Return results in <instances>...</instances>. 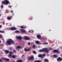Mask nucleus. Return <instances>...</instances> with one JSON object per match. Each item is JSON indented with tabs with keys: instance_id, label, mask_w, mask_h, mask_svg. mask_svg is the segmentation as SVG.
<instances>
[{
	"instance_id": "nucleus-49",
	"label": "nucleus",
	"mask_w": 62,
	"mask_h": 62,
	"mask_svg": "<svg viewBox=\"0 0 62 62\" xmlns=\"http://www.w3.org/2000/svg\"><path fill=\"white\" fill-rule=\"evenodd\" d=\"M24 55V54H23V55H22V56H23Z\"/></svg>"
},
{
	"instance_id": "nucleus-11",
	"label": "nucleus",
	"mask_w": 62,
	"mask_h": 62,
	"mask_svg": "<svg viewBox=\"0 0 62 62\" xmlns=\"http://www.w3.org/2000/svg\"><path fill=\"white\" fill-rule=\"evenodd\" d=\"M9 55H8V57H11V55L12 54V52L11 51H10L9 53Z\"/></svg>"
},
{
	"instance_id": "nucleus-27",
	"label": "nucleus",
	"mask_w": 62,
	"mask_h": 62,
	"mask_svg": "<svg viewBox=\"0 0 62 62\" xmlns=\"http://www.w3.org/2000/svg\"><path fill=\"white\" fill-rule=\"evenodd\" d=\"M12 57L13 58H15L16 57V56L13 55L12 56Z\"/></svg>"
},
{
	"instance_id": "nucleus-30",
	"label": "nucleus",
	"mask_w": 62,
	"mask_h": 62,
	"mask_svg": "<svg viewBox=\"0 0 62 62\" xmlns=\"http://www.w3.org/2000/svg\"><path fill=\"white\" fill-rule=\"evenodd\" d=\"M33 18L32 17H30V18L29 19V20H32Z\"/></svg>"
},
{
	"instance_id": "nucleus-6",
	"label": "nucleus",
	"mask_w": 62,
	"mask_h": 62,
	"mask_svg": "<svg viewBox=\"0 0 62 62\" xmlns=\"http://www.w3.org/2000/svg\"><path fill=\"white\" fill-rule=\"evenodd\" d=\"M44 49H44V52L45 53V52H46V54H48V53H49V50L48 49H46V48H44Z\"/></svg>"
},
{
	"instance_id": "nucleus-25",
	"label": "nucleus",
	"mask_w": 62,
	"mask_h": 62,
	"mask_svg": "<svg viewBox=\"0 0 62 62\" xmlns=\"http://www.w3.org/2000/svg\"><path fill=\"white\" fill-rule=\"evenodd\" d=\"M20 27V28H22L23 29H25L26 27L25 26V27H24L23 26H21Z\"/></svg>"
},
{
	"instance_id": "nucleus-28",
	"label": "nucleus",
	"mask_w": 62,
	"mask_h": 62,
	"mask_svg": "<svg viewBox=\"0 0 62 62\" xmlns=\"http://www.w3.org/2000/svg\"><path fill=\"white\" fill-rule=\"evenodd\" d=\"M0 33H4V31H2L0 30Z\"/></svg>"
},
{
	"instance_id": "nucleus-22",
	"label": "nucleus",
	"mask_w": 62,
	"mask_h": 62,
	"mask_svg": "<svg viewBox=\"0 0 62 62\" xmlns=\"http://www.w3.org/2000/svg\"><path fill=\"white\" fill-rule=\"evenodd\" d=\"M53 57H54V58H57L58 57L57 55H56L55 54H54L53 55Z\"/></svg>"
},
{
	"instance_id": "nucleus-57",
	"label": "nucleus",
	"mask_w": 62,
	"mask_h": 62,
	"mask_svg": "<svg viewBox=\"0 0 62 62\" xmlns=\"http://www.w3.org/2000/svg\"><path fill=\"white\" fill-rule=\"evenodd\" d=\"M29 49H30V47H29Z\"/></svg>"
},
{
	"instance_id": "nucleus-2",
	"label": "nucleus",
	"mask_w": 62,
	"mask_h": 62,
	"mask_svg": "<svg viewBox=\"0 0 62 62\" xmlns=\"http://www.w3.org/2000/svg\"><path fill=\"white\" fill-rule=\"evenodd\" d=\"M5 1H3L2 2V3L4 5H8V4H9V5H10V3L8 0H5Z\"/></svg>"
},
{
	"instance_id": "nucleus-38",
	"label": "nucleus",
	"mask_w": 62,
	"mask_h": 62,
	"mask_svg": "<svg viewBox=\"0 0 62 62\" xmlns=\"http://www.w3.org/2000/svg\"><path fill=\"white\" fill-rule=\"evenodd\" d=\"M0 62H3V61L1 59H0Z\"/></svg>"
},
{
	"instance_id": "nucleus-23",
	"label": "nucleus",
	"mask_w": 62,
	"mask_h": 62,
	"mask_svg": "<svg viewBox=\"0 0 62 62\" xmlns=\"http://www.w3.org/2000/svg\"><path fill=\"white\" fill-rule=\"evenodd\" d=\"M17 62H22V59H19L16 61Z\"/></svg>"
},
{
	"instance_id": "nucleus-45",
	"label": "nucleus",
	"mask_w": 62,
	"mask_h": 62,
	"mask_svg": "<svg viewBox=\"0 0 62 62\" xmlns=\"http://www.w3.org/2000/svg\"><path fill=\"white\" fill-rule=\"evenodd\" d=\"M40 46H39L38 47V48H40Z\"/></svg>"
},
{
	"instance_id": "nucleus-47",
	"label": "nucleus",
	"mask_w": 62,
	"mask_h": 62,
	"mask_svg": "<svg viewBox=\"0 0 62 62\" xmlns=\"http://www.w3.org/2000/svg\"><path fill=\"white\" fill-rule=\"evenodd\" d=\"M0 45L1 46H2V44H0Z\"/></svg>"
},
{
	"instance_id": "nucleus-15",
	"label": "nucleus",
	"mask_w": 62,
	"mask_h": 62,
	"mask_svg": "<svg viewBox=\"0 0 62 62\" xmlns=\"http://www.w3.org/2000/svg\"><path fill=\"white\" fill-rule=\"evenodd\" d=\"M16 48L17 50H19V49H21L22 48V47L20 46H18L16 47Z\"/></svg>"
},
{
	"instance_id": "nucleus-48",
	"label": "nucleus",
	"mask_w": 62,
	"mask_h": 62,
	"mask_svg": "<svg viewBox=\"0 0 62 62\" xmlns=\"http://www.w3.org/2000/svg\"><path fill=\"white\" fill-rule=\"evenodd\" d=\"M4 59V58H2V59Z\"/></svg>"
},
{
	"instance_id": "nucleus-18",
	"label": "nucleus",
	"mask_w": 62,
	"mask_h": 62,
	"mask_svg": "<svg viewBox=\"0 0 62 62\" xmlns=\"http://www.w3.org/2000/svg\"><path fill=\"white\" fill-rule=\"evenodd\" d=\"M38 56L39 57H41V58H42L43 57V55L42 54H39L38 55Z\"/></svg>"
},
{
	"instance_id": "nucleus-3",
	"label": "nucleus",
	"mask_w": 62,
	"mask_h": 62,
	"mask_svg": "<svg viewBox=\"0 0 62 62\" xmlns=\"http://www.w3.org/2000/svg\"><path fill=\"white\" fill-rule=\"evenodd\" d=\"M6 29H7V30H16V29H17V28L16 27H11L10 28H6Z\"/></svg>"
},
{
	"instance_id": "nucleus-24",
	"label": "nucleus",
	"mask_w": 62,
	"mask_h": 62,
	"mask_svg": "<svg viewBox=\"0 0 62 62\" xmlns=\"http://www.w3.org/2000/svg\"><path fill=\"white\" fill-rule=\"evenodd\" d=\"M34 62H42V61L40 60H36L34 61Z\"/></svg>"
},
{
	"instance_id": "nucleus-42",
	"label": "nucleus",
	"mask_w": 62,
	"mask_h": 62,
	"mask_svg": "<svg viewBox=\"0 0 62 62\" xmlns=\"http://www.w3.org/2000/svg\"><path fill=\"white\" fill-rule=\"evenodd\" d=\"M9 8H11V6H9Z\"/></svg>"
},
{
	"instance_id": "nucleus-12",
	"label": "nucleus",
	"mask_w": 62,
	"mask_h": 62,
	"mask_svg": "<svg viewBox=\"0 0 62 62\" xmlns=\"http://www.w3.org/2000/svg\"><path fill=\"white\" fill-rule=\"evenodd\" d=\"M9 52V51L8 50H5L4 51V52L5 54H8Z\"/></svg>"
},
{
	"instance_id": "nucleus-46",
	"label": "nucleus",
	"mask_w": 62,
	"mask_h": 62,
	"mask_svg": "<svg viewBox=\"0 0 62 62\" xmlns=\"http://www.w3.org/2000/svg\"><path fill=\"white\" fill-rule=\"evenodd\" d=\"M1 43V41L0 40V43Z\"/></svg>"
},
{
	"instance_id": "nucleus-53",
	"label": "nucleus",
	"mask_w": 62,
	"mask_h": 62,
	"mask_svg": "<svg viewBox=\"0 0 62 62\" xmlns=\"http://www.w3.org/2000/svg\"><path fill=\"white\" fill-rule=\"evenodd\" d=\"M3 24H5V23H3Z\"/></svg>"
},
{
	"instance_id": "nucleus-44",
	"label": "nucleus",
	"mask_w": 62,
	"mask_h": 62,
	"mask_svg": "<svg viewBox=\"0 0 62 62\" xmlns=\"http://www.w3.org/2000/svg\"><path fill=\"white\" fill-rule=\"evenodd\" d=\"M31 31H32V32H34V31H33V30H32Z\"/></svg>"
},
{
	"instance_id": "nucleus-19",
	"label": "nucleus",
	"mask_w": 62,
	"mask_h": 62,
	"mask_svg": "<svg viewBox=\"0 0 62 62\" xmlns=\"http://www.w3.org/2000/svg\"><path fill=\"white\" fill-rule=\"evenodd\" d=\"M9 17V16H8L7 17V19L8 20H10L11 19V18Z\"/></svg>"
},
{
	"instance_id": "nucleus-9",
	"label": "nucleus",
	"mask_w": 62,
	"mask_h": 62,
	"mask_svg": "<svg viewBox=\"0 0 62 62\" xmlns=\"http://www.w3.org/2000/svg\"><path fill=\"white\" fill-rule=\"evenodd\" d=\"M24 38L25 40H28L30 38L29 37L27 36L26 37V36H24Z\"/></svg>"
},
{
	"instance_id": "nucleus-21",
	"label": "nucleus",
	"mask_w": 62,
	"mask_h": 62,
	"mask_svg": "<svg viewBox=\"0 0 62 62\" xmlns=\"http://www.w3.org/2000/svg\"><path fill=\"white\" fill-rule=\"evenodd\" d=\"M45 62H49V60L47 59H45L44 60Z\"/></svg>"
},
{
	"instance_id": "nucleus-54",
	"label": "nucleus",
	"mask_w": 62,
	"mask_h": 62,
	"mask_svg": "<svg viewBox=\"0 0 62 62\" xmlns=\"http://www.w3.org/2000/svg\"><path fill=\"white\" fill-rule=\"evenodd\" d=\"M6 13H7V11H6Z\"/></svg>"
},
{
	"instance_id": "nucleus-26",
	"label": "nucleus",
	"mask_w": 62,
	"mask_h": 62,
	"mask_svg": "<svg viewBox=\"0 0 62 62\" xmlns=\"http://www.w3.org/2000/svg\"><path fill=\"white\" fill-rule=\"evenodd\" d=\"M32 53L33 54H37V52L35 51H33Z\"/></svg>"
},
{
	"instance_id": "nucleus-43",
	"label": "nucleus",
	"mask_w": 62,
	"mask_h": 62,
	"mask_svg": "<svg viewBox=\"0 0 62 62\" xmlns=\"http://www.w3.org/2000/svg\"><path fill=\"white\" fill-rule=\"evenodd\" d=\"M12 48H9L10 50H12Z\"/></svg>"
},
{
	"instance_id": "nucleus-17",
	"label": "nucleus",
	"mask_w": 62,
	"mask_h": 62,
	"mask_svg": "<svg viewBox=\"0 0 62 62\" xmlns=\"http://www.w3.org/2000/svg\"><path fill=\"white\" fill-rule=\"evenodd\" d=\"M45 48H43L42 49V50H39V52H44V50Z\"/></svg>"
},
{
	"instance_id": "nucleus-29",
	"label": "nucleus",
	"mask_w": 62,
	"mask_h": 62,
	"mask_svg": "<svg viewBox=\"0 0 62 62\" xmlns=\"http://www.w3.org/2000/svg\"><path fill=\"white\" fill-rule=\"evenodd\" d=\"M19 32H20V31H19L17 30L16 31V33H18Z\"/></svg>"
},
{
	"instance_id": "nucleus-7",
	"label": "nucleus",
	"mask_w": 62,
	"mask_h": 62,
	"mask_svg": "<svg viewBox=\"0 0 62 62\" xmlns=\"http://www.w3.org/2000/svg\"><path fill=\"white\" fill-rule=\"evenodd\" d=\"M20 31L22 33H26V31H25V30H23V29H20Z\"/></svg>"
},
{
	"instance_id": "nucleus-41",
	"label": "nucleus",
	"mask_w": 62,
	"mask_h": 62,
	"mask_svg": "<svg viewBox=\"0 0 62 62\" xmlns=\"http://www.w3.org/2000/svg\"><path fill=\"white\" fill-rule=\"evenodd\" d=\"M2 38V35H0V38Z\"/></svg>"
},
{
	"instance_id": "nucleus-52",
	"label": "nucleus",
	"mask_w": 62,
	"mask_h": 62,
	"mask_svg": "<svg viewBox=\"0 0 62 62\" xmlns=\"http://www.w3.org/2000/svg\"><path fill=\"white\" fill-rule=\"evenodd\" d=\"M10 16V17H12V16Z\"/></svg>"
},
{
	"instance_id": "nucleus-13",
	"label": "nucleus",
	"mask_w": 62,
	"mask_h": 62,
	"mask_svg": "<svg viewBox=\"0 0 62 62\" xmlns=\"http://www.w3.org/2000/svg\"><path fill=\"white\" fill-rule=\"evenodd\" d=\"M37 37L38 39H41V36L40 35H38L37 36Z\"/></svg>"
},
{
	"instance_id": "nucleus-14",
	"label": "nucleus",
	"mask_w": 62,
	"mask_h": 62,
	"mask_svg": "<svg viewBox=\"0 0 62 62\" xmlns=\"http://www.w3.org/2000/svg\"><path fill=\"white\" fill-rule=\"evenodd\" d=\"M31 50V49H27L25 48H24V51L25 52H29V51H30V50Z\"/></svg>"
},
{
	"instance_id": "nucleus-33",
	"label": "nucleus",
	"mask_w": 62,
	"mask_h": 62,
	"mask_svg": "<svg viewBox=\"0 0 62 62\" xmlns=\"http://www.w3.org/2000/svg\"><path fill=\"white\" fill-rule=\"evenodd\" d=\"M52 49H53V48L52 47H51L49 49V50H51Z\"/></svg>"
},
{
	"instance_id": "nucleus-55",
	"label": "nucleus",
	"mask_w": 62,
	"mask_h": 62,
	"mask_svg": "<svg viewBox=\"0 0 62 62\" xmlns=\"http://www.w3.org/2000/svg\"><path fill=\"white\" fill-rule=\"evenodd\" d=\"M27 62H29L28 61H27Z\"/></svg>"
},
{
	"instance_id": "nucleus-1",
	"label": "nucleus",
	"mask_w": 62,
	"mask_h": 62,
	"mask_svg": "<svg viewBox=\"0 0 62 62\" xmlns=\"http://www.w3.org/2000/svg\"><path fill=\"white\" fill-rule=\"evenodd\" d=\"M7 43L8 44H9L10 45L11 44H14L15 43V42L12 40L11 39H9L7 40Z\"/></svg>"
},
{
	"instance_id": "nucleus-20",
	"label": "nucleus",
	"mask_w": 62,
	"mask_h": 62,
	"mask_svg": "<svg viewBox=\"0 0 62 62\" xmlns=\"http://www.w3.org/2000/svg\"><path fill=\"white\" fill-rule=\"evenodd\" d=\"M5 61H6V62H8L9 61V59L8 58H5Z\"/></svg>"
},
{
	"instance_id": "nucleus-58",
	"label": "nucleus",
	"mask_w": 62,
	"mask_h": 62,
	"mask_svg": "<svg viewBox=\"0 0 62 62\" xmlns=\"http://www.w3.org/2000/svg\"><path fill=\"white\" fill-rule=\"evenodd\" d=\"M12 62H13V61H12Z\"/></svg>"
},
{
	"instance_id": "nucleus-8",
	"label": "nucleus",
	"mask_w": 62,
	"mask_h": 62,
	"mask_svg": "<svg viewBox=\"0 0 62 62\" xmlns=\"http://www.w3.org/2000/svg\"><path fill=\"white\" fill-rule=\"evenodd\" d=\"M57 60L58 62H59V60L60 61H61L62 60V58L61 57H59L57 58Z\"/></svg>"
},
{
	"instance_id": "nucleus-56",
	"label": "nucleus",
	"mask_w": 62,
	"mask_h": 62,
	"mask_svg": "<svg viewBox=\"0 0 62 62\" xmlns=\"http://www.w3.org/2000/svg\"><path fill=\"white\" fill-rule=\"evenodd\" d=\"M0 16H1V15H0Z\"/></svg>"
},
{
	"instance_id": "nucleus-36",
	"label": "nucleus",
	"mask_w": 62,
	"mask_h": 62,
	"mask_svg": "<svg viewBox=\"0 0 62 62\" xmlns=\"http://www.w3.org/2000/svg\"><path fill=\"white\" fill-rule=\"evenodd\" d=\"M33 48H35V45H34L33 46V47H32Z\"/></svg>"
},
{
	"instance_id": "nucleus-32",
	"label": "nucleus",
	"mask_w": 62,
	"mask_h": 62,
	"mask_svg": "<svg viewBox=\"0 0 62 62\" xmlns=\"http://www.w3.org/2000/svg\"><path fill=\"white\" fill-rule=\"evenodd\" d=\"M43 56H45L46 55H45V54H43V55H42Z\"/></svg>"
},
{
	"instance_id": "nucleus-39",
	"label": "nucleus",
	"mask_w": 62,
	"mask_h": 62,
	"mask_svg": "<svg viewBox=\"0 0 62 62\" xmlns=\"http://www.w3.org/2000/svg\"><path fill=\"white\" fill-rule=\"evenodd\" d=\"M2 28V25H0V28Z\"/></svg>"
},
{
	"instance_id": "nucleus-10",
	"label": "nucleus",
	"mask_w": 62,
	"mask_h": 62,
	"mask_svg": "<svg viewBox=\"0 0 62 62\" xmlns=\"http://www.w3.org/2000/svg\"><path fill=\"white\" fill-rule=\"evenodd\" d=\"M53 52L54 53H56L57 52V53H60V51H58V50L57 49H55L53 50Z\"/></svg>"
},
{
	"instance_id": "nucleus-40",
	"label": "nucleus",
	"mask_w": 62,
	"mask_h": 62,
	"mask_svg": "<svg viewBox=\"0 0 62 62\" xmlns=\"http://www.w3.org/2000/svg\"><path fill=\"white\" fill-rule=\"evenodd\" d=\"M11 12V13H12L13 12V11L12 10V11H10Z\"/></svg>"
},
{
	"instance_id": "nucleus-31",
	"label": "nucleus",
	"mask_w": 62,
	"mask_h": 62,
	"mask_svg": "<svg viewBox=\"0 0 62 62\" xmlns=\"http://www.w3.org/2000/svg\"><path fill=\"white\" fill-rule=\"evenodd\" d=\"M31 44V43H30V42H29L28 44V45H30Z\"/></svg>"
},
{
	"instance_id": "nucleus-51",
	"label": "nucleus",
	"mask_w": 62,
	"mask_h": 62,
	"mask_svg": "<svg viewBox=\"0 0 62 62\" xmlns=\"http://www.w3.org/2000/svg\"><path fill=\"white\" fill-rule=\"evenodd\" d=\"M14 15V14H13V15H12V16H13Z\"/></svg>"
},
{
	"instance_id": "nucleus-34",
	"label": "nucleus",
	"mask_w": 62,
	"mask_h": 62,
	"mask_svg": "<svg viewBox=\"0 0 62 62\" xmlns=\"http://www.w3.org/2000/svg\"><path fill=\"white\" fill-rule=\"evenodd\" d=\"M1 8H3V5H2V6H1Z\"/></svg>"
},
{
	"instance_id": "nucleus-35",
	"label": "nucleus",
	"mask_w": 62,
	"mask_h": 62,
	"mask_svg": "<svg viewBox=\"0 0 62 62\" xmlns=\"http://www.w3.org/2000/svg\"><path fill=\"white\" fill-rule=\"evenodd\" d=\"M13 51L14 52V53H15V52H16V51H15V50H13Z\"/></svg>"
},
{
	"instance_id": "nucleus-50",
	"label": "nucleus",
	"mask_w": 62,
	"mask_h": 62,
	"mask_svg": "<svg viewBox=\"0 0 62 62\" xmlns=\"http://www.w3.org/2000/svg\"><path fill=\"white\" fill-rule=\"evenodd\" d=\"M29 32H30V31H29Z\"/></svg>"
},
{
	"instance_id": "nucleus-37",
	"label": "nucleus",
	"mask_w": 62,
	"mask_h": 62,
	"mask_svg": "<svg viewBox=\"0 0 62 62\" xmlns=\"http://www.w3.org/2000/svg\"><path fill=\"white\" fill-rule=\"evenodd\" d=\"M44 44H48V43H44Z\"/></svg>"
},
{
	"instance_id": "nucleus-5",
	"label": "nucleus",
	"mask_w": 62,
	"mask_h": 62,
	"mask_svg": "<svg viewBox=\"0 0 62 62\" xmlns=\"http://www.w3.org/2000/svg\"><path fill=\"white\" fill-rule=\"evenodd\" d=\"M16 39H18L19 40H22V38L21 36H16Z\"/></svg>"
},
{
	"instance_id": "nucleus-4",
	"label": "nucleus",
	"mask_w": 62,
	"mask_h": 62,
	"mask_svg": "<svg viewBox=\"0 0 62 62\" xmlns=\"http://www.w3.org/2000/svg\"><path fill=\"white\" fill-rule=\"evenodd\" d=\"M34 56L32 55H31L30 56V58H28V61H32L33 60V59H34Z\"/></svg>"
},
{
	"instance_id": "nucleus-16",
	"label": "nucleus",
	"mask_w": 62,
	"mask_h": 62,
	"mask_svg": "<svg viewBox=\"0 0 62 62\" xmlns=\"http://www.w3.org/2000/svg\"><path fill=\"white\" fill-rule=\"evenodd\" d=\"M35 42L37 44H40V42L39 41H35Z\"/></svg>"
}]
</instances>
